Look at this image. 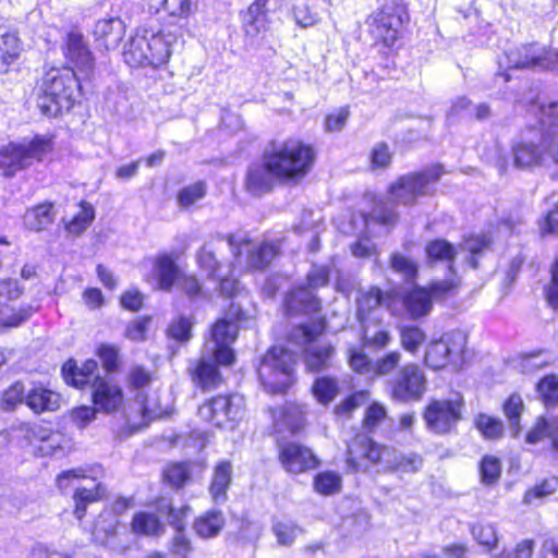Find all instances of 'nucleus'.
<instances>
[{
    "label": "nucleus",
    "mask_w": 558,
    "mask_h": 558,
    "mask_svg": "<svg viewBox=\"0 0 558 558\" xmlns=\"http://www.w3.org/2000/svg\"><path fill=\"white\" fill-rule=\"evenodd\" d=\"M318 159L315 144L299 136L270 140L260 161L248 165L243 187L253 197L275 191L277 185L295 186L313 172Z\"/></svg>",
    "instance_id": "nucleus-1"
},
{
    "label": "nucleus",
    "mask_w": 558,
    "mask_h": 558,
    "mask_svg": "<svg viewBox=\"0 0 558 558\" xmlns=\"http://www.w3.org/2000/svg\"><path fill=\"white\" fill-rule=\"evenodd\" d=\"M410 19L404 0H386L365 17L366 33L372 47L376 49L381 69H396V58Z\"/></svg>",
    "instance_id": "nucleus-2"
},
{
    "label": "nucleus",
    "mask_w": 558,
    "mask_h": 558,
    "mask_svg": "<svg viewBox=\"0 0 558 558\" xmlns=\"http://www.w3.org/2000/svg\"><path fill=\"white\" fill-rule=\"evenodd\" d=\"M32 94L38 111L51 119L69 113L81 104L83 86L73 68L46 65L36 78Z\"/></svg>",
    "instance_id": "nucleus-3"
},
{
    "label": "nucleus",
    "mask_w": 558,
    "mask_h": 558,
    "mask_svg": "<svg viewBox=\"0 0 558 558\" xmlns=\"http://www.w3.org/2000/svg\"><path fill=\"white\" fill-rule=\"evenodd\" d=\"M174 252L158 253L153 259L151 278L156 289L171 292L174 289L189 302L207 299L208 292L202 278L192 271H184Z\"/></svg>",
    "instance_id": "nucleus-4"
},
{
    "label": "nucleus",
    "mask_w": 558,
    "mask_h": 558,
    "mask_svg": "<svg viewBox=\"0 0 558 558\" xmlns=\"http://www.w3.org/2000/svg\"><path fill=\"white\" fill-rule=\"evenodd\" d=\"M298 359L293 351L271 345L260 356L256 375L263 389L270 396H286L296 384Z\"/></svg>",
    "instance_id": "nucleus-5"
},
{
    "label": "nucleus",
    "mask_w": 558,
    "mask_h": 558,
    "mask_svg": "<svg viewBox=\"0 0 558 558\" xmlns=\"http://www.w3.org/2000/svg\"><path fill=\"white\" fill-rule=\"evenodd\" d=\"M56 150V135L35 134L27 142H9L0 147V175L13 178L34 163L45 162Z\"/></svg>",
    "instance_id": "nucleus-6"
},
{
    "label": "nucleus",
    "mask_w": 558,
    "mask_h": 558,
    "mask_svg": "<svg viewBox=\"0 0 558 558\" xmlns=\"http://www.w3.org/2000/svg\"><path fill=\"white\" fill-rule=\"evenodd\" d=\"M534 116L535 123L531 128H538L541 143L538 146H525V165L543 163L548 156L558 166V102L545 105L539 99L531 100L525 105V117Z\"/></svg>",
    "instance_id": "nucleus-7"
},
{
    "label": "nucleus",
    "mask_w": 558,
    "mask_h": 558,
    "mask_svg": "<svg viewBox=\"0 0 558 558\" xmlns=\"http://www.w3.org/2000/svg\"><path fill=\"white\" fill-rule=\"evenodd\" d=\"M393 453V446L377 441L366 433L356 432L345 441L343 462L350 474L367 472L373 468L383 471L387 457Z\"/></svg>",
    "instance_id": "nucleus-8"
},
{
    "label": "nucleus",
    "mask_w": 558,
    "mask_h": 558,
    "mask_svg": "<svg viewBox=\"0 0 558 558\" xmlns=\"http://www.w3.org/2000/svg\"><path fill=\"white\" fill-rule=\"evenodd\" d=\"M245 414V398L231 391L213 395L204 399L197 407L199 420L218 429H236Z\"/></svg>",
    "instance_id": "nucleus-9"
},
{
    "label": "nucleus",
    "mask_w": 558,
    "mask_h": 558,
    "mask_svg": "<svg viewBox=\"0 0 558 558\" xmlns=\"http://www.w3.org/2000/svg\"><path fill=\"white\" fill-rule=\"evenodd\" d=\"M445 173L444 165L435 162L428 167L399 175L388 185L387 192L391 196L401 197V204L414 206L420 197L436 195V184Z\"/></svg>",
    "instance_id": "nucleus-10"
},
{
    "label": "nucleus",
    "mask_w": 558,
    "mask_h": 558,
    "mask_svg": "<svg viewBox=\"0 0 558 558\" xmlns=\"http://www.w3.org/2000/svg\"><path fill=\"white\" fill-rule=\"evenodd\" d=\"M236 363L234 350L222 348L213 350L211 357L202 355L191 360L187 366V375L195 387L203 393L211 392L225 385L226 379L220 367H232Z\"/></svg>",
    "instance_id": "nucleus-11"
},
{
    "label": "nucleus",
    "mask_w": 558,
    "mask_h": 558,
    "mask_svg": "<svg viewBox=\"0 0 558 558\" xmlns=\"http://www.w3.org/2000/svg\"><path fill=\"white\" fill-rule=\"evenodd\" d=\"M126 388L135 392L134 401L137 404V414L143 425L162 417L163 411L158 398L144 392L156 380V373L144 364H132L125 374Z\"/></svg>",
    "instance_id": "nucleus-12"
},
{
    "label": "nucleus",
    "mask_w": 558,
    "mask_h": 558,
    "mask_svg": "<svg viewBox=\"0 0 558 558\" xmlns=\"http://www.w3.org/2000/svg\"><path fill=\"white\" fill-rule=\"evenodd\" d=\"M276 458L281 469L290 475H301L320 466L314 449L298 439L275 435Z\"/></svg>",
    "instance_id": "nucleus-13"
},
{
    "label": "nucleus",
    "mask_w": 558,
    "mask_h": 558,
    "mask_svg": "<svg viewBox=\"0 0 558 558\" xmlns=\"http://www.w3.org/2000/svg\"><path fill=\"white\" fill-rule=\"evenodd\" d=\"M465 349V335L456 330L445 332L426 344L423 364L433 371L444 369L462 359Z\"/></svg>",
    "instance_id": "nucleus-14"
},
{
    "label": "nucleus",
    "mask_w": 558,
    "mask_h": 558,
    "mask_svg": "<svg viewBox=\"0 0 558 558\" xmlns=\"http://www.w3.org/2000/svg\"><path fill=\"white\" fill-rule=\"evenodd\" d=\"M427 390V378L415 362L402 365L397 375L388 380L387 392L395 402L409 403L423 399Z\"/></svg>",
    "instance_id": "nucleus-15"
},
{
    "label": "nucleus",
    "mask_w": 558,
    "mask_h": 558,
    "mask_svg": "<svg viewBox=\"0 0 558 558\" xmlns=\"http://www.w3.org/2000/svg\"><path fill=\"white\" fill-rule=\"evenodd\" d=\"M464 402L459 399H432L422 410L425 427L434 435H449L462 420Z\"/></svg>",
    "instance_id": "nucleus-16"
},
{
    "label": "nucleus",
    "mask_w": 558,
    "mask_h": 558,
    "mask_svg": "<svg viewBox=\"0 0 558 558\" xmlns=\"http://www.w3.org/2000/svg\"><path fill=\"white\" fill-rule=\"evenodd\" d=\"M61 53L66 65L73 68L75 73L89 78L93 76L96 59L84 34L78 29L66 32L61 44Z\"/></svg>",
    "instance_id": "nucleus-17"
},
{
    "label": "nucleus",
    "mask_w": 558,
    "mask_h": 558,
    "mask_svg": "<svg viewBox=\"0 0 558 558\" xmlns=\"http://www.w3.org/2000/svg\"><path fill=\"white\" fill-rule=\"evenodd\" d=\"M274 433L288 432L291 436L303 433L307 426L308 407L298 401H286L267 410Z\"/></svg>",
    "instance_id": "nucleus-18"
},
{
    "label": "nucleus",
    "mask_w": 558,
    "mask_h": 558,
    "mask_svg": "<svg viewBox=\"0 0 558 558\" xmlns=\"http://www.w3.org/2000/svg\"><path fill=\"white\" fill-rule=\"evenodd\" d=\"M399 302L400 292L396 288L384 290L378 286H371L356 295V320L372 319L374 312L381 306L389 310L392 316H398L397 304Z\"/></svg>",
    "instance_id": "nucleus-19"
},
{
    "label": "nucleus",
    "mask_w": 558,
    "mask_h": 558,
    "mask_svg": "<svg viewBox=\"0 0 558 558\" xmlns=\"http://www.w3.org/2000/svg\"><path fill=\"white\" fill-rule=\"evenodd\" d=\"M322 310L323 302L317 293L307 291L299 283L291 286L281 301V311L287 318L312 317L320 314Z\"/></svg>",
    "instance_id": "nucleus-20"
},
{
    "label": "nucleus",
    "mask_w": 558,
    "mask_h": 558,
    "mask_svg": "<svg viewBox=\"0 0 558 558\" xmlns=\"http://www.w3.org/2000/svg\"><path fill=\"white\" fill-rule=\"evenodd\" d=\"M246 319L245 312L231 303L223 315L217 318L209 328V338L215 343L214 350L225 349L233 350L231 344L239 337L240 324Z\"/></svg>",
    "instance_id": "nucleus-21"
},
{
    "label": "nucleus",
    "mask_w": 558,
    "mask_h": 558,
    "mask_svg": "<svg viewBox=\"0 0 558 558\" xmlns=\"http://www.w3.org/2000/svg\"><path fill=\"white\" fill-rule=\"evenodd\" d=\"M61 377L69 387L84 391L93 389L102 376L99 373V365L96 360L89 357L81 364L73 357H69L61 365Z\"/></svg>",
    "instance_id": "nucleus-22"
},
{
    "label": "nucleus",
    "mask_w": 558,
    "mask_h": 558,
    "mask_svg": "<svg viewBox=\"0 0 558 558\" xmlns=\"http://www.w3.org/2000/svg\"><path fill=\"white\" fill-rule=\"evenodd\" d=\"M284 0H254L243 15L242 27L246 38L255 39L258 35L268 32V13L282 7Z\"/></svg>",
    "instance_id": "nucleus-23"
},
{
    "label": "nucleus",
    "mask_w": 558,
    "mask_h": 558,
    "mask_svg": "<svg viewBox=\"0 0 558 558\" xmlns=\"http://www.w3.org/2000/svg\"><path fill=\"white\" fill-rule=\"evenodd\" d=\"M90 402L98 412L114 414L124 408V391L118 383L104 377L90 390Z\"/></svg>",
    "instance_id": "nucleus-24"
},
{
    "label": "nucleus",
    "mask_w": 558,
    "mask_h": 558,
    "mask_svg": "<svg viewBox=\"0 0 558 558\" xmlns=\"http://www.w3.org/2000/svg\"><path fill=\"white\" fill-rule=\"evenodd\" d=\"M149 38L150 28L148 27L136 28L135 33L130 37L123 49V60L129 66L151 69Z\"/></svg>",
    "instance_id": "nucleus-25"
},
{
    "label": "nucleus",
    "mask_w": 558,
    "mask_h": 558,
    "mask_svg": "<svg viewBox=\"0 0 558 558\" xmlns=\"http://www.w3.org/2000/svg\"><path fill=\"white\" fill-rule=\"evenodd\" d=\"M24 51L19 32L0 25V74H8L20 65Z\"/></svg>",
    "instance_id": "nucleus-26"
},
{
    "label": "nucleus",
    "mask_w": 558,
    "mask_h": 558,
    "mask_svg": "<svg viewBox=\"0 0 558 558\" xmlns=\"http://www.w3.org/2000/svg\"><path fill=\"white\" fill-rule=\"evenodd\" d=\"M360 327V344L373 351L385 350L392 341L389 326L381 318L357 322Z\"/></svg>",
    "instance_id": "nucleus-27"
},
{
    "label": "nucleus",
    "mask_w": 558,
    "mask_h": 558,
    "mask_svg": "<svg viewBox=\"0 0 558 558\" xmlns=\"http://www.w3.org/2000/svg\"><path fill=\"white\" fill-rule=\"evenodd\" d=\"M61 396L40 381L33 383L27 390L26 407L36 415L56 412L60 409Z\"/></svg>",
    "instance_id": "nucleus-28"
},
{
    "label": "nucleus",
    "mask_w": 558,
    "mask_h": 558,
    "mask_svg": "<svg viewBox=\"0 0 558 558\" xmlns=\"http://www.w3.org/2000/svg\"><path fill=\"white\" fill-rule=\"evenodd\" d=\"M400 301L408 317L412 320L426 317L433 308L432 293L422 286H413L403 294L400 293Z\"/></svg>",
    "instance_id": "nucleus-29"
},
{
    "label": "nucleus",
    "mask_w": 558,
    "mask_h": 558,
    "mask_svg": "<svg viewBox=\"0 0 558 558\" xmlns=\"http://www.w3.org/2000/svg\"><path fill=\"white\" fill-rule=\"evenodd\" d=\"M123 26L118 17L98 20L92 35L96 47L105 51L117 48L123 38Z\"/></svg>",
    "instance_id": "nucleus-30"
},
{
    "label": "nucleus",
    "mask_w": 558,
    "mask_h": 558,
    "mask_svg": "<svg viewBox=\"0 0 558 558\" xmlns=\"http://www.w3.org/2000/svg\"><path fill=\"white\" fill-rule=\"evenodd\" d=\"M232 463L229 460L217 462L213 469L208 492L214 504L220 505L228 500V490L232 484Z\"/></svg>",
    "instance_id": "nucleus-31"
},
{
    "label": "nucleus",
    "mask_w": 558,
    "mask_h": 558,
    "mask_svg": "<svg viewBox=\"0 0 558 558\" xmlns=\"http://www.w3.org/2000/svg\"><path fill=\"white\" fill-rule=\"evenodd\" d=\"M424 253L428 265L446 264L448 270L456 275L457 248L453 243L444 238H435L426 242Z\"/></svg>",
    "instance_id": "nucleus-32"
},
{
    "label": "nucleus",
    "mask_w": 558,
    "mask_h": 558,
    "mask_svg": "<svg viewBox=\"0 0 558 558\" xmlns=\"http://www.w3.org/2000/svg\"><path fill=\"white\" fill-rule=\"evenodd\" d=\"M327 317L325 315L318 314L312 324H296L287 335V341L293 345L310 347L327 331Z\"/></svg>",
    "instance_id": "nucleus-33"
},
{
    "label": "nucleus",
    "mask_w": 558,
    "mask_h": 558,
    "mask_svg": "<svg viewBox=\"0 0 558 558\" xmlns=\"http://www.w3.org/2000/svg\"><path fill=\"white\" fill-rule=\"evenodd\" d=\"M149 505L154 507L158 515L161 514L167 518L168 524L175 532H184L187 515L192 510L189 504L175 507L169 498L158 496L154 498Z\"/></svg>",
    "instance_id": "nucleus-34"
},
{
    "label": "nucleus",
    "mask_w": 558,
    "mask_h": 558,
    "mask_svg": "<svg viewBox=\"0 0 558 558\" xmlns=\"http://www.w3.org/2000/svg\"><path fill=\"white\" fill-rule=\"evenodd\" d=\"M226 525L223 512L218 509H209L194 518L192 529L194 534L202 539L217 537Z\"/></svg>",
    "instance_id": "nucleus-35"
},
{
    "label": "nucleus",
    "mask_w": 558,
    "mask_h": 558,
    "mask_svg": "<svg viewBox=\"0 0 558 558\" xmlns=\"http://www.w3.org/2000/svg\"><path fill=\"white\" fill-rule=\"evenodd\" d=\"M336 348L331 343L325 345H310L303 349V362L306 372L318 374L332 366Z\"/></svg>",
    "instance_id": "nucleus-36"
},
{
    "label": "nucleus",
    "mask_w": 558,
    "mask_h": 558,
    "mask_svg": "<svg viewBox=\"0 0 558 558\" xmlns=\"http://www.w3.org/2000/svg\"><path fill=\"white\" fill-rule=\"evenodd\" d=\"M131 532L140 537H159L166 530L158 512L140 510L133 513L130 521Z\"/></svg>",
    "instance_id": "nucleus-37"
},
{
    "label": "nucleus",
    "mask_w": 558,
    "mask_h": 558,
    "mask_svg": "<svg viewBox=\"0 0 558 558\" xmlns=\"http://www.w3.org/2000/svg\"><path fill=\"white\" fill-rule=\"evenodd\" d=\"M383 472L391 474H414L422 470L424 458L418 452L398 453L395 448L393 456H388Z\"/></svg>",
    "instance_id": "nucleus-38"
},
{
    "label": "nucleus",
    "mask_w": 558,
    "mask_h": 558,
    "mask_svg": "<svg viewBox=\"0 0 558 558\" xmlns=\"http://www.w3.org/2000/svg\"><path fill=\"white\" fill-rule=\"evenodd\" d=\"M123 523L120 519L101 511L94 520L90 532L95 542L101 545H109L114 542Z\"/></svg>",
    "instance_id": "nucleus-39"
},
{
    "label": "nucleus",
    "mask_w": 558,
    "mask_h": 558,
    "mask_svg": "<svg viewBox=\"0 0 558 558\" xmlns=\"http://www.w3.org/2000/svg\"><path fill=\"white\" fill-rule=\"evenodd\" d=\"M281 254L280 244L275 241H263L247 251V266L252 270H265Z\"/></svg>",
    "instance_id": "nucleus-40"
},
{
    "label": "nucleus",
    "mask_w": 558,
    "mask_h": 558,
    "mask_svg": "<svg viewBox=\"0 0 558 558\" xmlns=\"http://www.w3.org/2000/svg\"><path fill=\"white\" fill-rule=\"evenodd\" d=\"M106 496L107 488L102 483H97L92 488L77 487L72 496L75 519L82 521L86 517L88 506L102 500Z\"/></svg>",
    "instance_id": "nucleus-41"
},
{
    "label": "nucleus",
    "mask_w": 558,
    "mask_h": 558,
    "mask_svg": "<svg viewBox=\"0 0 558 558\" xmlns=\"http://www.w3.org/2000/svg\"><path fill=\"white\" fill-rule=\"evenodd\" d=\"M545 439L550 440L553 448L558 451V416H539L525 435V441L529 444H537Z\"/></svg>",
    "instance_id": "nucleus-42"
},
{
    "label": "nucleus",
    "mask_w": 558,
    "mask_h": 558,
    "mask_svg": "<svg viewBox=\"0 0 558 558\" xmlns=\"http://www.w3.org/2000/svg\"><path fill=\"white\" fill-rule=\"evenodd\" d=\"M192 478L191 461H171L168 462L161 472V481L165 485L174 490H180L186 486Z\"/></svg>",
    "instance_id": "nucleus-43"
},
{
    "label": "nucleus",
    "mask_w": 558,
    "mask_h": 558,
    "mask_svg": "<svg viewBox=\"0 0 558 558\" xmlns=\"http://www.w3.org/2000/svg\"><path fill=\"white\" fill-rule=\"evenodd\" d=\"M36 307L31 304H9L3 303L0 305V328L11 329L16 328L26 323L35 313Z\"/></svg>",
    "instance_id": "nucleus-44"
},
{
    "label": "nucleus",
    "mask_w": 558,
    "mask_h": 558,
    "mask_svg": "<svg viewBox=\"0 0 558 558\" xmlns=\"http://www.w3.org/2000/svg\"><path fill=\"white\" fill-rule=\"evenodd\" d=\"M558 71V51L532 45L525 48V69Z\"/></svg>",
    "instance_id": "nucleus-45"
},
{
    "label": "nucleus",
    "mask_w": 558,
    "mask_h": 558,
    "mask_svg": "<svg viewBox=\"0 0 558 558\" xmlns=\"http://www.w3.org/2000/svg\"><path fill=\"white\" fill-rule=\"evenodd\" d=\"M167 34L163 29H160L158 32H155L150 28V47L149 50L151 52L150 54V61L151 69H158L165 64H167L171 57V45L172 40L167 39ZM175 40V37L173 36V41Z\"/></svg>",
    "instance_id": "nucleus-46"
},
{
    "label": "nucleus",
    "mask_w": 558,
    "mask_h": 558,
    "mask_svg": "<svg viewBox=\"0 0 558 558\" xmlns=\"http://www.w3.org/2000/svg\"><path fill=\"white\" fill-rule=\"evenodd\" d=\"M77 206L80 208L78 213H76L71 219L63 221L66 233L74 236L83 234L96 218L95 208L92 203L82 199Z\"/></svg>",
    "instance_id": "nucleus-47"
},
{
    "label": "nucleus",
    "mask_w": 558,
    "mask_h": 558,
    "mask_svg": "<svg viewBox=\"0 0 558 558\" xmlns=\"http://www.w3.org/2000/svg\"><path fill=\"white\" fill-rule=\"evenodd\" d=\"M398 333L401 348L411 355H416L427 340L426 331L414 324L399 326Z\"/></svg>",
    "instance_id": "nucleus-48"
},
{
    "label": "nucleus",
    "mask_w": 558,
    "mask_h": 558,
    "mask_svg": "<svg viewBox=\"0 0 558 558\" xmlns=\"http://www.w3.org/2000/svg\"><path fill=\"white\" fill-rule=\"evenodd\" d=\"M463 245L469 253L468 264L473 268H478V257L485 252L489 251L493 245V238L490 234L469 233L463 236Z\"/></svg>",
    "instance_id": "nucleus-49"
},
{
    "label": "nucleus",
    "mask_w": 558,
    "mask_h": 558,
    "mask_svg": "<svg viewBox=\"0 0 558 558\" xmlns=\"http://www.w3.org/2000/svg\"><path fill=\"white\" fill-rule=\"evenodd\" d=\"M389 267L400 275L405 282H415L418 277L417 262L400 252H393L389 256Z\"/></svg>",
    "instance_id": "nucleus-50"
},
{
    "label": "nucleus",
    "mask_w": 558,
    "mask_h": 558,
    "mask_svg": "<svg viewBox=\"0 0 558 558\" xmlns=\"http://www.w3.org/2000/svg\"><path fill=\"white\" fill-rule=\"evenodd\" d=\"M339 384L335 377L320 376L317 377L311 387V391L318 403L328 405L339 393Z\"/></svg>",
    "instance_id": "nucleus-51"
},
{
    "label": "nucleus",
    "mask_w": 558,
    "mask_h": 558,
    "mask_svg": "<svg viewBox=\"0 0 558 558\" xmlns=\"http://www.w3.org/2000/svg\"><path fill=\"white\" fill-rule=\"evenodd\" d=\"M95 355L99 359L106 374H114L120 371L122 357L117 344L99 343L95 349Z\"/></svg>",
    "instance_id": "nucleus-52"
},
{
    "label": "nucleus",
    "mask_w": 558,
    "mask_h": 558,
    "mask_svg": "<svg viewBox=\"0 0 558 558\" xmlns=\"http://www.w3.org/2000/svg\"><path fill=\"white\" fill-rule=\"evenodd\" d=\"M314 490L323 496H331L340 493L342 488V477L335 471H322L313 477Z\"/></svg>",
    "instance_id": "nucleus-53"
},
{
    "label": "nucleus",
    "mask_w": 558,
    "mask_h": 558,
    "mask_svg": "<svg viewBox=\"0 0 558 558\" xmlns=\"http://www.w3.org/2000/svg\"><path fill=\"white\" fill-rule=\"evenodd\" d=\"M195 320L185 315H179L171 319L167 327V337L175 342L185 343L193 338Z\"/></svg>",
    "instance_id": "nucleus-54"
},
{
    "label": "nucleus",
    "mask_w": 558,
    "mask_h": 558,
    "mask_svg": "<svg viewBox=\"0 0 558 558\" xmlns=\"http://www.w3.org/2000/svg\"><path fill=\"white\" fill-rule=\"evenodd\" d=\"M368 167L372 172L387 170L393 160V151L386 142L376 143L368 153Z\"/></svg>",
    "instance_id": "nucleus-55"
},
{
    "label": "nucleus",
    "mask_w": 558,
    "mask_h": 558,
    "mask_svg": "<svg viewBox=\"0 0 558 558\" xmlns=\"http://www.w3.org/2000/svg\"><path fill=\"white\" fill-rule=\"evenodd\" d=\"M27 391L24 383L16 380L5 388L1 395L0 405L4 411H14L19 405H26Z\"/></svg>",
    "instance_id": "nucleus-56"
},
{
    "label": "nucleus",
    "mask_w": 558,
    "mask_h": 558,
    "mask_svg": "<svg viewBox=\"0 0 558 558\" xmlns=\"http://www.w3.org/2000/svg\"><path fill=\"white\" fill-rule=\"evenodd\" d=\"M474 425L481 435L488 440H497L504 434V425L500 418L485 413L475 416Z\"/></svg>",
    "instance_id": "nucleus-57"
},
{
    "label": "nucleus",
    "mask_w": 558,
    "mask_h": 558,
    "mask_svg": "<svg viewBox=\"0 0 558 558\" xmlns=\"http://www.w3.org/2000/svg\"><path fill=\"white\" fill-rule=\"evenodd\" d=\"M478 474L482 484L486 486L496 485L501 475L500 460L495 456L485 454L480 461Z\"/></svg>",
    "instance_id": "nucleus-58"
},
{
    "label": "nucleus",
    "mask_w": 558,
    "mask_h": 558,
    "mask_svg": "<svg viewBox=\"0 0 558 558\" xmlns=\"http://www.w3.org/2000/svg\"><path fill=\"white\" fill-rule=\"evenodd\" d=\"M402 355L398 350H390L374 361L372 377H386L401 367Z\"/></svg>",
    "instance_id": "nucleus-59"
},
{
    "label": "nucleus",
    "mask_w": 558,
    "mask_h": 558,
    "mask_svg": "<svg viewBox=\"0 0 558 558\" xmlns=\"http://www.w3.org/2000/svg\"><path fill=\"white\" fill-rule=\"evenodd\" d=\"M331 269L327 265H313L305 276L304 282L299 283L307 291H316L330 283Z\"/></svg>",
    "instance_id": "nucleus-60"
},
{
    "label": "nucleus",
    "mask_w": 558,
    "mask_h": 558,
    "mask_svg": "<svg viewBox=\"0 0 558 558\" xmlns=\"http://www.w3.org/2000/svg\"><path fill=\"white\" fill-rule=\"evenodd\" d=\"M387 410L386 408L377 402H372L365 410L361 421L362 433L371 435L374 433L379 425L386 420Z\"/></svg>",
    "instance_id": "nucleus-61"
},
{
    "label": "nucleus",
    "mask_w": 558,
    "mask_h": 558,
    "mask_svg": "<svg viewBox=\"0 0 558 558\" xmlns=\"http://www.w3.org/2000/svg\"><path fill=\"white\" fill-rule=\"evenodd\" d=\"M98 413V410L93 404H81L71 408L66 415L75 428L83 430L96 421Z\"/></svg>",
    "instance_id": "nucleus-62"
},
{
    "label": "nucleus",
    "mask_w": 558,
    "mask_h": 558,
    "mask_svg": "<svg viewBox=\"0 0 558 558\" xmlns=\"http://www.w3.org/2000/svg\"><path fill=\"white\" fill-rule=\"evenodd\" d=\"M347 360L355 374L372 376L374 362L361 348L350 347L347 352Z\"/></svg>",
    "instance_id": "nucleus-63"
},
{
    "label": "nucleus",
    "mask_w": 558,
    "mask_h": 558,
    "mask_svg": "<svg viewBox=\"0 0 558 558\" xmlns=\"http://www.w3.org/2000/svg\"><path fill=\"white\" fill-rule=\"evenodd\" d=\"M537 392L546 408L558 404V376L555 374L543 377L537 384Z\"/></svg>",
    "instance_id": "nucleus-64"
}]
</instances>
